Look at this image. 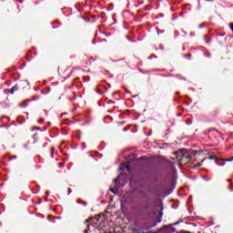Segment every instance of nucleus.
Returning <instances> with one entry per match:
<instances>
[{
  "instance_id": "1",
  "label": "nucleus",
  "mask_w": 233,
  "mask_h": 233,
  "mask_svg": "<svg viewBox=\"0 0 233 233\" xmlns=\"http://www.w3.org/2000/svg\"><path fill=\"white\" fill-rule=\"evenodd\" d=\"M208 159L214 160L216 165H218V167H225V162H221L223 161V158L221 157H218L215 155H212L208 157Z\"/></svg>"
},
{
  "instance_id": "2",
  "label": "nucleus",
  "mask_w": 233,
  "mask_h": 233,
  "mask_svg": "<svg viewBox=\"0 0 233 233\" xmlns=\"http://www.w3.org/2000/svg\"><path fill=\"white\" fill-rule=\"evenodd\" d=\"M17 90H19V86L15 85L9 90V94H14L15 92H17Z\"/></svg>"
},
{
  "instance_id": "3",
  "label": "nucleus",
  "mask_w": 233,
  "mask_h": 233,
  "mask_svg": "<svg viewBox=\"0 0 233 233\" xmlns=\"http://www.w3.org/2000/svg\"><path fill=\"white\" fill-rule=\"evenodd\" d=\"M232 161H233V157L227 158V159L222 158V160H220V163H224V165H226V163H230Z\"/></svg>"
},
{
  "instance_id": "4",
  "label": "nucleus",
  "mask_w": 233,
  "mask_h": 233,
  "mask_svg": "<svg viewBox=\"0 0 233 233\" xmlns=\"http://www.w3.org/2000/svg\"><path fill=\"white\" fill-rule=\"evenodd\" d=\"M106 90H108L107 87H105L104 91H101V89L96 88V92H97V94H99V96H103V94H105L106 92Z\"/></svg>"
},
{
  "instance_id": "5",
  "label": "nucleus",
  "mask_w": 233,
  "mask_h": 233,
  "mask_svg": "<svg viewBox=\"0 0 233 233\" xmlns=\"http://www.w3.org/2000/svg\"><path fill=\"white\" fill-rule=\"evenodd\" d=\"M179 152H180V154L187 155V154H188V149H187V148H181V149H179Z\"/></svg>"
},
{
  "instance_id": "6",
  "label": "nucleus",
  "mask_w": 233,
  "mask_h": 233,
  "mask_svg": "<svg viewBox=\"0 0 233 233\" xmlns=\"http://www.w3.org/2000/svg\"><path fill=\"white\" fill-rule=\"evenodd\" d=\"M46 92L41 90V94H50V90H52V88L50 86H47V87H46Z\"/></svg>"
},
{
  "instance_id": "7",
  "label": "nucleus",
  "mask_w": 233,
  "mask_h": 233,
  "mask_svg": "<svg viewBox=\"0 0 233 233\" xmlns=\"http://www.w3.org/2000/svg\"><path fill=\"white\" fill-rule=\"evenodd\" d=\"M175 77H177V79H179L180 81H187V78L181 76V75H177L175 76Z\"/></svg>"
},
{
  "instance_id": "8",
  "label": "nucleus",
  "mask_w": 233,
  "mask_h": 233,
  "mask_svg": "<svg viewBox=\"0 0 233 233\" xmlns=\"http://www.w3.org/2000/svg\"><path fill=\"white\" fill-rule=\"evenodd\" d=\"M110 192H112L113 194H119V190L117 189H114L112 187L109 188Z\"/></svg>"
},
{
  "instance_id": "9",
  "label": "nucleus",
  "mask_w": 233,
  "mask_h": 233,
  "mask_svg": "<svg viewBox=\"0 0 233 233\" xmlns=\"http://www.w3.org/2000/svg\"><path fill=\"white\" fill-rule=\"evenodd\" d=\"M48 196H50V191H46V197L44 198L45 201H48Z\"/></svg>"
},
{
  "instance_id": "10",
  "label": "nucleus",
  "mask_w": 233,
  "mask_h": 233,
  "mask_svg": "<svg viewBox=\"0 0 233 233\" xmlns=\"http://www.w3.org/2000/svg\"><path fill=\"white\" fill-rule=\"evenodd\" d=\"M91 219H96V221H99L101 219V215H97L96 217L91 218Z\"/></svg>"
},
{
  "instance_id": "11",
  "label": "nucleus",
  "mask_w": 233,
  "mask_h": 233,
  "mask_svg": "<svg viewBox=\"0 0 233 233\" xmlns=\"http://www.w3.org/2000/svg\"><path fill=\"white\" fill-rule=\"evenodd\" d=\"M162 77H175L173 74L163 75Z\"/></svg>"
},
{
  "instance_id": "12",
  "label": "nucleus",
  "mask_w": 233,
  "mask_h": 233,
  "mask_svg": "<svg viewBox=\"0 0 233 233\" xmlns=\"http://www.w3.org/2000/svg\"><path fill=\"white\" fill-rule=\"evenodd\" d=\"M41 97V96H35L33 97V101H37L39 98Z\"/></svg>"
},
{
  "instance_id": "13",
  "label": "nucleus",
  "mask_w": 233,
  "mask_h": 233,
  "mask_svg": "<svg viewBox=\"0 0 233 233\" xmlns=\"http://www.w3.org/2000/svg\"><path fill=\"white\" fill-rule=\"evenodd\" d=\"M38 123H39V125H43V123H45V118H40L38 120Z\"/></svg>"
},
{
  "instance_id": "14",
  "label": "nucleus",
  "mask_w": 233,
  "mask_h": 233,
  "mask_svg": "<svg viewBox=\"0 0 233 233\" xmlns=\"http://www.w3.org/2000/svg\"><path fill=\"white\" fill-rule=\"evenodd\" d=\"M187 59L190 61V59H192V54H191V53H188V54L187 55Z\"/></svg>"
},
{
  "instance_id": "15",
  "label": "nucleus",
  "mask_w": 233,
  "mask_h": 233,
  "mask_svg": "<svg viewBox=\"0 0 233 233\" xmlns=\"http://www.w3.org/2000/svg\"><path fill=\"white\" fill-rule=\"evenodd\" d=\"M77 96H76V93H74L73 98L69 97V101H74V99H76Z\"/></svg>"
},
{
  "instance_id": "16",
  "label": "nucleus",
  "mask_w": 233,
  "mask_h": 233,
  "mask_svg": "<svg viewBox=\"0 0 233 233\" xmlns=\"http://www.w3.org/2000/svg\"><path fill=\"white\" fill-rule=\"evenodd\" d=\"M198 154V151L196 150H191V156H196Z\"/></svg>"
},
{
  "instance_id": "17",
  "label": "nucleus",
  "mask_w": 233,
  "mask_h": 233,
  "mask_svg": "<svg viewBox=\"0 0 233 233\" xmlns=\"http://www.w3.org/2000/svg\"><path fill=\"white\" fill-rule=\"evenodd\" d=\"M54 152H55V148L52 147V148H51V157H54Z\"/></svg>"
},
{
  "instance_id": "18",
  "label": "nucleus",
  "mask_w": 233,
  "mask_h": 233,
  "mask_svg": "<svg viewBox=\"0 0 233 233\" xmlns=\"http://www.w3.org/2000/svg\"><path fill=\"white\" fill-rule=\"evenodd\" d=\"M70 194H72V188L69 187V188L67 189V196H70Z\"/></svg>"
},
{
  "instance_id": "19",
  "label": "nucleus",
  "mask_w": 233,
  "mask_h": 233,
  "mask_svg": "<svg viewBox=\"0 0 233 233\" xmlns=\"http://www.w3.org/2000/svg\"><path fill=\"white\" fill-rule=\"evenodd\" d=\"M125 168H126L127 170H130V165H129V164H127V165L125 166Z\"/></svg>"
},
{
  "instance_id": "20",
  "label": "nucleus",
  "mask_w": 233,
  "mask_h": 233,
  "mask_svg": "<svg viewBox=\"0 0 233 233\" xmlns=\"http://www.w3.org/2000/svg\"><path fill=\"white\" fill-rule=\"evenodd\" d=\"M32 130H41V127H35L32 128Z\"/></svg>"
},
{
  "instance_id": "21",
  "label": "nucleus",
  "mask_w": 233,
  "mask_h": 233,
  "mask_svg": "<svg viewBox=\"0 0 233 233\" xmlns=\"http://www.w3.org/2000/svg\"><path fill=\"white\" fill-rule=\"evenodd\" d=\"M76 203H77L78 205H82L83 200H81V199H77V200H76Z\"/></svg>"
},
{
  "instance_id": "22",
  "label": "nucleus",
  "mask_w": 233,
  "mask_h": 233,
  "mask_svg": "<svg viewBox=\"0 0 233 233\" xmlns=\"http://www.w3.org/2000/svg\"><path fill=\"white\" fill-rule=\"evenodd\" d=\"M85 148H86V144L82 143V150H85Z\"/></svg>"
},
{
  "instance_id": "23",
  "label": "nucleus",
  "mask_w": 233,
  "mask_h": 233,
  "mask_svg": "<svg viewBox=\"0 0 233 233\" xmlns=\"http://www.w3.org/2000/svg\"><path fill=\"white\" fill-rule=\"evenodd\" d=\"M157 34L159 35V34H165V30L157 31Z\"/></svg>"
},
{
  "instance_id": "24",
  "label": "nucleus",
  "mask_w": 233,
  "mask_h": 233,
  "mask_svg": "<svg viewBox=\"0 0 233 233\" xmlns=\"http://www.w3.org/2000/svg\"><path fill=\"white\" fill-rule=\"evenodd\" d=\"M107 104H108V105H114V104H116V102H115V101H112V100H109V101L107 102Z\"/></svg>"
},
{
  "instance_id": "25",
  "label": "nucleus",
  "mask_w": 233,
  "mask_h": 233,
  "mask_svg": "<svg viewBox=\"0 0 233 233\" xmlns=\"http://www.w3.org/2000/svg\"><path fill=\"white\" fill-rule=\"evenodd\" d=\"M156 58H157L156 55H152L151 57H149V59H156Z\"/></svg>"
},
{
  "instance_id": "26",
  "label": "nucleus",
  "mask_w": 233,
  "mask_h": 233,
  "mask_svg": "<svg viewBox=\"0 0 233 233\" xmlns=\"http://www.w3.org/2000/svg\"><path fill=\"white\" fill-rule=\"evenodd\" d=\"M127 37L128 41H130V43H136L135 39H130V38H128V36H127Z\"/></svg>"
},
{
  "instance_id": "27",
  "label": "nucleus",
  "mask_w": 233,
  "mask_h": 233,
  "mask_svg": "<svg viewBox=\"0 0 233 233\" xmlns=\"http://www.w3.org/2000/svg\"><path fill=\"white\" fill-rule=\"evenodd\" d=\"M117 61H123L125 63V58L119 59V60H115L114 63H117Z\"/></svg>"
},
{
  "instance_id": "28",
  "label": "nucleus",
  "mask_w": 233,
  "mask_h": 233,
  "mask_svg": "<svg viewBox=\"0 0 233 233\" xmlns=\"http://www.w3.org/2000/svg\"><path fill=\"white\" fill-rule=\"evenodd\" d=\"M198 28H205V24H201L198 25Z\"/></svg>"
},
{
  "instance_id": "29",
  "label": "nucleus",
  "mask_w": 233,
  "mask_h": 233,
  "mask_svg": "<svg viewBox=\"0 0 233 233\" xmlns=\"http://www.w3.org/2000/svg\"><path fill=\"white\" fill-rule=\"evenodd\" d=\"M85 81H90V76L84 77Z\"/></svg>"
},
{
  "instance_id": "30",
  "label": "nucleus",
  "mask_w": 233,
  "mask_h": 233,
  "mask_svg": "<svg viewBox=\"0 0 233 233\" xmlns=\"http://www.w3.org/2000/svg\"><path fill=\"white\" fill-rule=\"evenodd\" d=\"M35 134L33 136V139H35L34 143H37V139H35Z\"/></svg>"
},
{
  "instance_id": "31",
  "label": "nucleus",
  "mask_w": 233,
  "mask_h": 233,
  "mask_svg": "<svg viewBox=\"0 0 233 233\" xmlns=\"http://www.w3.org/2000/svg\"><path fill=\"white\" fill-rule=\"evenodd\" d=\"M82 205H83V207H86V205H88V203L83 201V202H82Z\"/></svg>"
},
{
  "instance_id": "32",
  "label": "nucleus",
  "mask_w": 233,
  "mask_h": 233,
  "mask_svg": "<svg viewBox=\"0 0 233 233\" xmlns=\"http://www.w3.org/2000/svg\"><path fill=\"white\" fill-rule=\"evenodd\" d=\"M183 221H185L183 218H179V219L177 220L178 223H183Z\"/></svg>"
},
{
  "instance_id": "33",
  "label": "nucleus",
  "mask_w": 233,
  "mask_h": 233,
  "mask_svg": "<svg viewBox=\"0 0 233 233\" xmlns=\"http://www.w3.org/2000/svg\"><path fill=\"white\" fill-rule=\"evenodd\" d=\"M206 43H212V38L206 40Z\"/></svg>"
},
{
  "instance_id": "34",
  "label": "nucleus",
  "mask_w": 233,
  "mask_h": 233,
  "mask_svg": "<svg viewBox=\"0 0 233 233\" xmlns=\"http://www.w3.org/2000/svg\"><path fill=\"white\" fill-rule=\"evenodd\" d=\"M42 147H43V148H46V147H48V144L47 143H44Z\"/></svg>"
},
{
  "instance_id": "35",
  "label": "nucleus",
  "mask_w": 233,
  "mask_h": 233,
  "mask_svg": "<svg viewBox=\"0 0 233 233\" xmlns=\"http://www.w3.org/2000/svg\"><path fill=\"white\" fill-rule=\"evenodd\" d=\"M92 45H97V41L93 40V41H92Z\"/></svg>"
},
{
  "instance_id": "36",
  "label": "nucleus",
  "mask_w": 233,
  "mask_h": 233,
  "mask_svg": "<svg viewBox=\"0 0 233 233\" xmlns=\"http://www.w3.org/2000/svg\"><path fill=\"white\" fill-rule=\"evenodd\" d=\"M218 35L219 37H223V35H225V33L218 34Z\"/></svg>"
},
{
  "instance_id": "37",
  "label": "nucleus",
  "mask_w": 233,
  "mask_h": 233,
  "mask_svg": "<svg viewBox=\"0 0 233 233\" xmlns=\"http://www.w3.org/2000/svg\"><path fill=\"white\" fill-rule=\"evenodd\" d=\"M177 116V117H181V116H183V114L182 113H178Z\"/></svg>"
},
{
  "instance_id": "38",
  "label": "nucleus",
  "mask_w": 233,
  "mask_h": 233,
  "mask_svg": "<svg viewBox=\"0 0 233 233\" xmlns=\"http://www.w3.org/2000/svg\"><path fill=\"white\" fill-rule=\"evenodd\" d=\"M131 97H132L133 99H136V97H137V95H133Z\"/></svg>"
},
{
  "instance_id": "39",
  "label": "nucleus",
  "mask_w": 233,
  "mask_h": 233,
  "mask_svg": "<svg viewBox=\"0 0 233 233\" xmlns=\"http://www.w3.org/2000/svg\"><path fill=\"white\" fill-rule=\"evenodd\" d=\"M213 130H216V132H218V129H216V127H212V128L210 129L211 132H212Z\"/></svg>"
},
{
  "instance_id": "40",
  "label": "nucleus",
  "mask_w": 233,
  "mask_h": 233,
  "mask_svg": "<svg viewBox=\"0 0 233 233\" xmlns=\"http://www.w3.org/2000/svg\"><path fill=\"white\" fill-rule=\"evenodd\" d=\"M26 106H28V104H25L22 108H26Z\"/></svg>"
},
{
  "instance_id": "41",
  "label": "nucleus",
  "mask_w": 233,
  "mask_h": 233,
  "mask_svg": "<svg viewBox=\"0 0 233 233\" xmlns=\"http://www.w3.org/2000/svg\"><path fill=\"white\" fill-rule=\"evenodd\" d=\"M11 159H17V156L12 157Z\"/></svg>"
},
{
  "instance_id": "42",
  "label": "nucleus",
  "mask_w": 233,
  "mask_h": 233,
  "mask_svg": "<svg viewBox=\"0 0 233 233\" xmlns=\"http://www.w3.org/2000/svg\"><path fill=\"white\" fill-rule=\"evenodd\" d=\"M158 17H165V15H164V14H160V15H158Z\"/></svg>"
},
{
  "instance_id": "43",
  "label": "nucleus",
  "mask_w": 233,
  "mask_h": 233,
  "mask_svg": "<svg viewBox=\"0 0 233 233\" xmlns=\"http://www.w3.org/2000/svg\"><path fill=\"white\" fill-rule=\"evenodd\" d=\"M134 232H139L138 228H134Z\"/></svg>"
},
{
  "instance_id": "44",
  "label": "nucleus",
  "mask_w": 233,
  "mask_h": 233,
  "mask_svg": "<svg viewBox=\"0 0 233 233\" xmlns=\"http://www.w3.org/2000/svg\"><path fill=\"white\" fill-rule=\"evenodd\" d=\"M160 50H165V46H160Z\"/></svg>"
},
{
  "instance_id": "45",
  "label": "nucleus",
  "mask_w": 233,
  "mask_h": 233,
  "mask_svg": "<svg viewBox=\"0 0 233 233\" xmlns=\"http://www.w3.org/2000/svg\"><path fill=\"white\" fill-rule=\"evenodd\" d=\"M126 94H130V90L126 89Z\"/></svg>"
},
{
  "instance_id": "46",
  "label": "nucleus",
  "mask_w": 233,
  "mask_h": 233,
  "mask_svg": "<svg viewBox=\"0 0 233 233\" xmlns=\"http://www.w3.org/2000/svg\"><path fill=\"white\" fill-rule=\"evenodd\" d=\"M204 179H205L206 181H210V178H206V177H204Z\"/></svg>"
},
{
  "instance_id": "47",
  "label": "nucleus",
  "mask_w": 233,
  "mask_h": 233,
  "mask_svg": "<svg viewBox=\"0 0 233 233\" xmlns=\"http://www.w3.org/2000/svg\"><path fill=\"white\" fill-rule=\"evenodd\" d=\"M47 127H52V123L48 122Z\"/></svg>"
},
{
  "instance_id": "48",
  "label": "nucleus",
  "mask_w": 233,
  "mask_h": 233,
  "mask_svg": "<svg viewBox=\"0 0 233 233\" xmlns=\"http://www.w3.org/2000/svg\"><path fill=\"white\" fill-rule=\"evenodd\" d=\"M187 159H190L191 157H192V156L191 155H189V156H187V157H186Z\"/></svg>"
},
{
  "instance_id": "49",
  "label": "nucleus",
  "mask_w": 233,
  "mask_h": 233,
  "mask_svg": "<svg viewBox=\"0 0 233 233\" xmlns=\"http://www.w3.org/2000/svg\"><path fill=\"white\" fill-rule=\"evenodd\" d=\"M48 129V126L44 127V130H47Z\"/></svg>"
},
{
  "instance_id": "50",
  "label": "nucleus",
  "mask_w": 233,
  "mask_h": 233,
  "mask_svg": "<svg viewBox=\"0 0 233 233\" xmlns=\"http://www.w3.org/2000/svg\"><path fill=\"white\" fill-rule=\"evenodd\" d=\"M190 35L192 37V36L196 35V34L195 33H191Z\"/></svg>"
},
{
  "instance_id": "51",
  "label": "nucleus",
  "mask_w": 233,
  "mask_h": 233,
  "mask_svg": "<svg viewBox=\"0 0 233 233\" xmlns=\"http://www.w3.org/2000/svg\"><path fill=\"white\" fill-rule=\"evenodd\" d=\"M156 223L154 225H152L151 227H149V228H152L153 227H156Z\"/></svg>"
},
{
  "instance_id": "52",
  "label": "nucleus",
  "mask_w": 233,
  "mask_h": 233,
  "mask_svg": "<svg viewBox=\"0 0 233 233\" xmlns=\"http://www.w3.org/2000/svg\"><path fill=\"white\" fill-rule=\"evenodd\" d=\"M197 167H201V163H198V164H197Z\"/></svg>"
},
{
  "instance_id": "53",
  "label": "nucleus",
  "mask_w": 233,
  "mask_h": 233,
  "mask_svg": "<svg viewBox=\"0 0 233 233\" xmlns=\"http://www.w3.org/2000/svg\"><path fill=\"white\" fill-rule=\"evenodd\" d=\"M46 83H47L46 80H45V81L43 82V85H46Z\"/></svg>"
},
{
  "instance_id": "54",
  "label": "nucleus",
  "mask_w": 233,
  "mask_h": 233,
  "mask_svg": "<svg viewBox=\"0 0 233 233\" xmlns=\"http://www.w3.org/2000/svg\"><path fill=\"white\" fill-rule=\"evenodd\" d=\"M114 182H115V183H117V178L114 179Z\"/></svg>"
},
{
  "instance_id": "55",
  "label": "nucleus",
  "mask_w": 233,
  "mask_h": 233,
  "mask_svg": "<svg viewBox=\"0 0 233 233\" xmlns=\"http://www.w3.org/2000/svg\"><path fill=\"white\" fill-rule=\"evenodd\" d=\"M35 90L37 92V90H39V87L35 88Z\"/></svg>"
},
{
  "instance_id": "56",
  "label": "nucleus",
  "mask_w": 233,
  "mask_h": 233,
  "mask_svg": "<svg viewBox=\"0 0 233 233\" xmlns=\"http://www.w3.org/2000/svg\"><path fill=\"white\" fill-rule=\"evenodd\" d=\"M56 219H61V217L56 218Z\"/></svg>"
},
{
  "instance_id": "57",
  "label": "nucleus",
  "mask_w": 233,
  "mask_h": 233,
  "mask_svg": "<svg viewBox=\"0 0 233 233\" xmlns=\"http://www.w3.org/2000/svg\"><path fill=\"white\" fill-rule=\"evenodd\" d=\"M176 94H177V96H179V92H177Z\"/></svg>"
},
{
  "instance_id": "58",
  "label": "nucleus",
  "mask_w": 233,
  "mask_h": 233,
  "mask_svg": "<svg viewBox=\"0 0 233 233\" xmlns=\"http://www.w3.org/2000/svg\"><path fill=\"white\" fill-rule=\"evenodd\" d=\"M37 205H41V201H39V202L37 203Z\"/></svg>"
},
{
  "instance_id": "59",
  "label": "nucleus",
  "mask_w": 233,
  "mask_h": 233,
  "mask_svg": "<svg viewBox=\"0 0 233 233\" xmlns=\"http://www.w3.org/2000/svg\"><path fill=\"white\" fill-rule=\"evenodd\" d=\"M183 14H184V13H183V12H181V13H180V15H183Z\"/></svg>"
},
{
  "instance_id": "60",
  "label": "nucleus",
  "mask_w": 233,
  "mask_h": 233,
  "mask_svg": "<svg viewBox=\"0 0 233 233\" xmlns=\"http://www.w3.org/2000/svg\"><path fill=\"white\" fill-rule=\"evenodd\" d=\"M187 125H190V122H187Z\"/></svg>"
},
{
  "instance_id": "61",
  "label": "nucleus",
  "mask_w": 233,
  "mask_h": 233,
  "mask_svg": "<svg viewBox=\"0 0 233 233\" xmlns=\"http://www.w3.org/2000/svg\"><path fill=\"white\" fill-rule=\"evenodd\" d=\"M187 125H190V122H187Z\"/></svg>"
},
{
  "instance_id": "62",
  "label": "nucleus",
  "mask_w": 233,
  "mask_h": 233,
  "mask_svg": "<svg viewBox=\"0 0 233 233\" xmlns=\"http://www.w3.org/2000/svg\"><path fill=\"white\" fill-rule=\"evenodd\" d=\"M102 41H104V42H105V41H106V39H103Z\"/></svg>"
},
{
  "instance_id": "63",
  "label": "nucleus",
  "mask_w": 233,
  "mask_h": 233,
  "mask_svg": "<svg viewBox=\"0 0 233 233\" xmlns=\"http://www.w3.org/2000/svg\"><path fill=\"white\" fill-rule=\"evenodd\" d=\"M145 15H143L142 17H145Z\"/></svg>"
},
{
  "instance_id": "64",
  "label": "nucleus",
  "mask_w": 233,
  "mask_h": 233,
  "mask_svg": "<svg viewBox=\"0 0 233 233\" xmlns=\"http://www.w3.org/2000/svg\"><path fill=\"white\" fill-rule=\"evenodd\" d=\"M182 50H186V48H185V47H183V48H182Z\"/></svg>"
}]
</instances>
